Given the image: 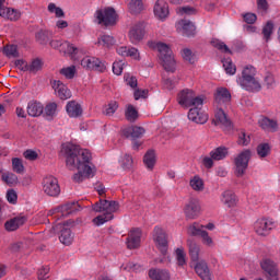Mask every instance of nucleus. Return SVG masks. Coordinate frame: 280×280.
I'll use <instances>...</instances> for the list:
<instances>
[{"label": "nucleus", "mask_w": 280, "mask_h": 280, "mask_svg": "<svg viewBox=\"0 0 280 280\" xmlns=\"http://www.w3.org/2000/svg\"><path fill=\"white\" fill-rule=\"evenodd\" d=\"M61 154L66 158L67 167L78 170V173L73 175L74 183H82V180L93 176L91 151L81 149L71 142H66L61 145Z\"/></svg>", "instance_id": "obj_1"}, {"label": "nucleus", "mask_w": 280, "mask_h": 280, "mask_svg": "<svg viewBox=\"0 0 280 280\" xmlns=\"http://www.w3.org/2000/svg\"><path fill=\"white\" fill-rule=\"evenodd\" d=\"M93 210L97 213H103L92 220L95 226H102V224H106V222H110V220L115 218L114 213L119 211V202L100 199V201L93 206Z\"/></svg>", "instance_id": "obj_2"}, {"label": "nucleus", "mask_w": 280, "mask_h": 280, "mask_svg": "<svg viewBox=\"0 0 280 280\" xmlns=\"http://www.w3.org/2000/svg\"><path fill=\"white\" fill-rule=\"evenodd\" d=\"M188 255L196 262L195 271L202 280H211V270L207 261L200 260V245L194 240H187Z\"/></svg>", "instance_id": "obj_3"}, {"label": "nucleus", "mask_w": 280, "mask_h": 280, "mask_svg": "<svg viewBox=\"0 0 280 280\" xmlns=\"http://www.w3.org/2000/svg\"><path fill=\"white\" fill-rule=\"evenodd\" d=\"M152 47L159 52L161 65L165 71L174 73L176 71V60L174 59L172 48L162 42L153 43Z\"/></svg>", "instance_id": "obj_4"}, {"label": "nucleus", "mask_w": 280, "mask_h": 280, "mask_svg": "<svg viewBox=\"0 0 280 280\" xmlns=\"http://www.w3.org/2000/svg\"><path fill=\"white\" fill-rule=\"evenodd\" d=\"M255 73H257V70H255V67L253 66H246L243 71L242 75L237 79V84L245 91H249L254 93L255 91L261 90V84L257 79H255Z\"/></svg>", "instance_id": "obj_5"}, {"label": "nucleus", "mask_w": 280, "mask_h": 280, "mask_svg": "<svg viewBox=\"0 0 280 280\" xmlns=\"http://www.w3.org/2000/svg\"><path fill=\"white\" fill-rule=\"evenodd\" d=\"M167 238V231H165V229L159 225L153 229L152 240L158 250H160L161 255H163V258L160 259L161 264L170 260V256L167 255V250L170 248V241Z\"/></svg>", "instance_id": "obj_6"}, {"label": "nucleus", "mask_w": 280, "mask_h": 280, "mask_svg": "<svg viewBox=\"0 0 280 280\" xmlns=\"http://www.w3.org/2000/svg\"><path fill=\"white\" fill-rule=\"evenodd\" d=\"M93 21L102 27H110L117 23V12L110 7L97 9L94 12Z\"/></svg>", "instance_id": "obj_7"}, {"label": "nucleus", "mask_w": 280, "mask_h": 280, "mask_svg": "<svg viewBox=\"0 0 280 280\" xmlns=\"http://www.w3.org/2000/svg\"><path fill=\"white\" fill-rule=\"evenodd\" d=\"M177 102L182 108H192L194 106H202L205 98L197 96L194 90L185 89L177 94Z\"/></svg>", "instance_id": "obj_8"}, {"label": "nucleus", "mask_w": 280, "mask_h": 280, "mask_svg": "<svg viewBox=\"0 0 280 280\" xmlns=\"http://www.w3.org/2000/svg\"><path fill=\"white\" fill-rule=\"evenodd\" d=\"M250 159H253V151L249 149H245L241 151L234 158V174L237 178H242L246 174V170H248V163H250Z\"/></svg>", "instance_id": "obj_9"}, {"label": "nucleus", "mask_w": 280, "mask_h": 280, "mask_svg": "<svg viewBox=\"0 0 280 280\" xmlns=\"http://www.w3.org/2000/svg\"><path fill=\"white\" fill-rule=\"evenodd\" d=\"M72 224L73 221L69 220L63 223H57L52 226L54 233H58V231H60L59 242L65 246H71V244H73V234L71 233Z\"/></svg>", "instance_id": "obj_10"}, {"label": "nucleus", "mask_w": 280, "mask_h": 280, "mask_svg": "<svg viewBox=\"0 0 280 280\" xmlns=\"http://www.w3.org/2000/svg\"><path fill=\"white\" fill-rule=\"evenodd\" d=\"M52 49H59L61 54L65 56H70L72 60H78V54H80V49L75 47V45L69 42H62L60 39H52L49 43Z\"/></svg>", "instance_id": "obj_11"}, {"label": "nucleus", "mask_w": 280, "mask_h": 280, "mask_svg": "<svg viewBox=\"0 0 280 280\" xmlns=\"http://www.w3.org/2000/svg\"><path fill=\"white\" fill-rule=\"evenodd\" d=\"M81 67L86 71H97L104 73L106 71V63L97 57L85 56L81 60Z\"/></svg>", "instance_id": "obj_12"}, {"label": "nucleus", "mask_w": 280, "mask_h": 280, "mask_svg": "<svg viewBox=\"0 0 280 280\" xmlns=\"http://www.w3.org/2000/svg\"><path fill=\"white\" fill-rule=\"evenodd\" d=\"M42 188L46 196H50L51 198L60 196V184H58V178L54 176H46L43 179Z\"/></svg>", "instance_id": "obj_13"}, {"label": "nucleus", "mask_w": 280, "mask_h": 280, "mask_svg": "<svg viewBox=\"0 0 280 280\" xmlns=\"http://www.w3.org/2000/svg\"><path fill=\"white\" fill-rule=\"evenodd\" d=\"M143 36H145V25L143 22H137L130 25L128 33L130 43L137 45V43L143 40Z\"/></svg>", "instance_id": "obj_14"}, {"label": "nucleus", "mask_w": 280, "mask_h": 280, "mask_svg": "<svg viewBox=\"0 0 280 280\" xmlns=\"http://www.w3.org/2000/svg\"><path fill=\"white\" fill-rule=\"evenodd\" d=\"M213 124L215 126H220L223 130H231L233 128V122L224 112L223 107H217L214 112Z\"/></svg>", "instance_id": "obj_15"}, {"label": "nucleus", "mask_w": 280, "mask_h": 280, "mask_svg": "<svg viewBox=\"0 0 280 280\" xmlns=\"http://www.w3.org/2000/svg\"><path fill=\"white\" fill-rule=\"evenodd\" d=\"M272 229H275V222L269 219H258L254 224L255 233L261 237L270 235V231H272Z\"/></svg>", "instance_id": "obj_16"}, {"label": "nucleus", "mask_w": 280, "mask_h": 280, "mask_svg": "<svg viewBox=\"0 0 280 280\" xmlns=\"http://www.w3.org/2000/svg\"><path fill=\"white\" fill-rule=\"evenodd\" d=\"M188 119L194 124H207L209 115L202 110V106H192L188 112Z\"/></svg>", "instance_id": "obj_17"}, {"label": "nucleus", "mask_w": 280, "mask_h": 280, "mask_svg": "<svg viewBox=\"0 0 280 280\" xmlns=\"http://www.w3.org/2000/svg\"><path fill=\"white\" fill-rule=\"evenodd\" d=\"M231 103V92L226 88H219L214 94V104L217 107L224 108Z\"/></svg>", "instance_id": "obj_18"}, {"label": "nucleus", "mask_w": 280, "mask_h": 280, "mask_svg": "<svg viewBox=\"0 0 280 280\" xmlns=\"http://www.w3.org/2000/svg\"><path fill=\"white\" fill-rule=\"evenodd\" d=\"M154 16L159 21H166L170 16V4L165 0H158L153 8Z\"/></svg>", "instance_id": "obj_19"}, {"label": "nucleus", "mask_w": 280, "mask_h": 280, "mask_svg": "<svg viewBox=\"0 0 280 280\" xmlns=\"http://www.w3.org/2000/svg\"><path fill=\"white\" fill-rule=\"evenodd\" d=\"M262 270L267 273L268 280H277L279 279V269H277V265L271 259L265 258L260 262Z\"/></svg>", "instance_id": "obj_20"}, {"label": "nucleus", "mask_w": 280, "mask_h": 280, "mask_svg": "<svg viewBox=\"0 0 280 280\" xmlns=\"http://www.w3.org/2000/svg\"><path fill=\"white\" fill-rule=\"evenodd\" d=\"M126 244L129 250H135L136 248H139V246H141V229L139 228L132 229L128 233Z\"/></svg>", "instance_id": "obj_21"}, {"label": "nucleus", "mask_w": 280, "mask_h": 280, "mask_svg": "<svg viewBox=\"0 0 280 280\" xmlns=\"http://www.w3.org/2000/svg\"><path fill=\"white\" fill-rule=\"evenodd\" d=\"M201 211L202 208L200 207V202H198V200H190L184 207V213L188 220H196V218L200 215Z\"/></svg>", "instance_id": "obj_22"}, {"label": "nucleus", "mask_w": 280, "mask_h": 280, "mask_svg": "<svg viewBox=\"0 0 280 280\" xmlns=\"http://www.w3.org/2000/svg\"><path fill=\"white\" fill-rule=\"evenodd\" d=\"M176 31L183 36H194L196 34V25L188 20H180L175 24Z\"/></svg>", "instance_id": "obj_23"}, {"label": "nucleus", "mask_w": 280, "mask_h": 280, "mask_svg": "<svg viewBox=\"0 0 280 280\" xmlns=\"http://www.w3.org/2000/svg\"><path fill=\"white\" fill-rule=\"evenodd\" d=\"M220 200L224 207L228 209H233V207H237V196L233 190H224L221 196Z\"/></svg>", "instance_id": "obj_24"}, {"label": "nucleus", "mask_w": 280, "mask_h": 280, "mask_svg": "<svg viewBox=\"0 0 280 280\" xmlns=\"http://www.w3.org/2000/svg\"><path fill=\"white\" fill-rule=\"evenodd\" d=\"M52 89H54L57 97H59L60 100H70L71 90H69V88H67V85L65 83H62L61 81H59V80L54 81Z\"/></svg>", "instance_id": "obj_25"}, {"label": "nucleus", "mask_w": 280, "mask_h": 280, "mask_svg": "<svg viewBox=\"0 0 280 280\" xmlns=\"http://www.w3.org/2000/svg\"><path fill=\"white\" fill-rule=\"evenodd\" d=\"M66 112L68 117L73 119L82 117V105L75 101H69L66 105Z\"/></svg>", "instance_id": "obj_26"}, {"label": "nucleus", "mask_w": 280, "mask_h": 280, "mask_svg": "<svg viewBox=\"0 0 280 280\" xmlns=\"http://www.w3.org/2000/svg\"><path fill=\"white\" fill-rule=\"evenodd\" d=\"M26 110L30 117H40L45 110V106L38 101H31L27 104Z\"/></svg>", "instance_id": "obj_27"}, {"label": "nucleus", "mask_w": 280, "mask_h": 280, "mask_svg": "<svg viewBox=\"0 0 280 280\" xmlns=\"http://www.w3.org/2000/svg\"><path fill=\"white\" fill-rule=\"evenodd\" d=\"M116 52L118 56H122L124 58L129 57L133 60H139V50L135 47H127V46H118L116 48Z\"/></svg>", "instance_id": "obj_28"}, {"label": "nucleus", "mask_w": 280, "mask_h": 280, "mask_svg": "<svg viewBox=\"0 0 280 280\" xmlns=\"http://www.w3.org/2000/svg\"><path fill=\"white\" fill-rule=\"evenodd\" d=\"M122 135L124 137H127L131 139H141V137H143V135H145V129H143V127H126L122 129Z\"/></svg>", "instance_id": "obj_29"}, {"label": "nucleus", "mask_w": 280, "mask_h": 280, "mask_svg": "<svg viewBox=\"0 0 280 280\" xmlns=\"http://www.w3.org/2000/svg\"><path fill=\"white\" fill-rule=\"evenodd\" d=\"M0 16L8 19V21H19L21 19V11L8 7H3L0 10Z\"/></svg>", "instance_id": "obj_30"}, {"label": "nucleus", "mask_w": 280, "mask_h": 280, "mask_svg": "<svg viewBox=\"0 0 280 280\" xmlns=\"http://www.w3.org/2000/svg\"><path fill=\"white\" fill-rule=\"evenodd\" d=\"M27 222V218L24 215L14 217L13 219L5 222L4 226L8 231H16L20 226Z\"/></svg>", "instance_id": "obj_31"}, {"label": "nucleus", "mask_w": 280, "mask_h": 280, "mask_svg": "<svg viewBox=\"0 0 280 280\" xmlns=\"http://www.w3.org/2000/svg\"><path fill=\"white\" fill-rule=\"evenodd\" d=\"M143 163L144 166L149 172H152L154 170V166L156 165V152L154 150H149L143 156Z\"/></svg>", "instance_id": "obj_32"}, {"label": "nucleus", "mask_w": 280, "mask_h": 280, "mask_svg": "<svg viewBox=\"0 0 280 280\" xmlns=\"http://www.w3.org/2000/svg\"><path fill=\"white\" fill-rule=\"evenodd\" d=\"M209 156H211L213 161H224V159L229 156V148L218 147L210 151Z\"/></svg>", "instance_id": "obj_33"}, {"label": "nucleus", "mask_w": 280, "mask_h": 280, "mask_svg": "<svg viewBox=\"0 0 280 280\" xmlns=\"http://www.w3.org/2000/svg\"><path fill=\"white\" fill-rule=\"evenodd\" d=\"M189 187L192 191H205V179L200 175H195L189 180Z\"/></svg>", "instance_id": "obj_34"}, {"label": "nucleus", "mask_w": 280, "mask_h": 280, "mask_svg": "<svg viewBox=\"0 0 280 280\" xmlns=\"http://www.w3.org/2000/svg\"><path fill=\"white\" fill-rule=\"evenodd\" d=\"M149 277L152 280H170V271L165 269H150Z\"/></svg>", "instance_id": "obj_35"}, {"label": "nucleus", "mask_w": 280, "mask_h": 280, "mask_svg": "<svg viewBox=\"0 0 280 280\" xmlns=\"http://www.w3.org/2000/svg\"><path fill=\"white\" fill-rule=\"evenodd\" d=\"M96 45L97 47H103L104 49H110V47L115 45V37L106 34L101 35L97 38Z\"/></svg>", "instance_id": "obj_36"}, {"label": "nucleus", "mask_w": 280, "mask_h": 280, "mask_svg": "<svg viewBox=\"0 0 280 280\" xmlns=\"http://www.w3.org/2000/svg\"><path fill=\"white\" fill-rule=\"evenodd\" d=\"M205 231V225L194 222L187 226V233L188 235H191L192 237H200Z\"/></svg>", "instance_id": "obj_37"}, {"label": "nucleus", "mask_w": 280, "mask_h": 280, "mask_svg": "<svg viewBox=\"0 0 280 280\" xmlns=\"http://www.w3.org/2000/svg\"><path fill=\"white\" fill-rule=\"evenodd\" d=\"M175 259L177 261V266L180 268H185V266H187V253H185V248L178 247L175 249Z\"/></svg>", "instance_id": "obj_38"}, {"label": "nucleus", "mask_w": 280, "mask_h": 280, "mask_svg": "<svg viewBox=\"0 0 280 280\" xmlns=\"http://www.w3.org/2000/svg\"><path fill=\"white\" fill-rule=\"evenodd\" d=\"M258 125L262 130H277V122L268 117L260 118Z\"/></svg>", "instance_id": "obj_39"}, {"label": "nucleus", "mask_w": 280, "mask_h": 280, "mask_svg": "<svg viewBox=\"0 0 280 280\" xmlns=\"http://www.w3.org/2000/svg\"><path fill=\"white\" fill-rule=\"evenodd\" d=\"M125 116L128 121H137V118L139 117V112L135 106L127 105Z\"/></svg>", "instance_id": "obj_40"}, {"label": "nucleus", "mask_w": 280, "mask_h": 280, "mask_svg": "<svg viewBox=\"0 0 280 280\" xmlns=\"http://www.w3.org/2000/svg\"><path fill=\"white\" fill-rule=\"evenodd\" d=\"M129 11L131 14H140V12H143V0H131Z\"/></svg>", "instance_id": "obj_41"}, {"label": "nucleus", "mask_w": 280, "mask_h": 280, "mask_svg": "<svg viewBox=\"0 0 280 280\" xmlns=\"http://www.w3.org/2000/svg\"><path fill=\"white\" fill-rule=\"evenodd\" d=\"M199 237H201V244L207 246V248H213L215 246V241H213V237L209 235V232L203 230Z\"/></svg>", "instance_id": "obj_42"}, {"label": "nucleus", "mask_w": 280, "mask_h": 280, "mask_svg": "<svg viewBox=\"0 0 280 280\" xmlns=\"http://www.w3.org/2000/svg\"><path fill=\"white\" fill-rule=\"evenodd\" d=\"M12 170L15 174H24L25 165H23V160L19 158H13L12 161Z\"/></svg>", "instance_id": "obj_43"}, {"label": "nucleus", "mask_w": 280, "mask_h": 280, "mask_svg": "<svg viewBox=\"0 0 280 280\" xmlns=\"http://www.w3.org/2000/svg\"><path fill=\"white\" fill-rule=\"evenodd\" d=\"M47 10L50 14H55L57 19H63L65 16V11L62 10V8L56 5V3L54 2H50L48 4Z\"/></svg>", "instance_id": "obj_44"}, {"label": "nucleus", "mask_w": 280, "mask_h": 280, "mask_svg": "<svg viewBox=\"0 0 280 280\" xmlns=\"http://www.w3.org/2000/svg\"><path fill=\"white\" fill-rule=\"evenodd\" d=\"M75 73H78L75 66H69L60 70V74L65 75L67 80H73V78H75Z\"/></svg>", "instance_id": "obj_45"}, {"label": "nucleus", "mask_w": 280, "mask_h": 280, "mask_svg": "<svg viewBox=\"0 0 280 280\" xmlns=\"http://www.w3.org/2000/svg\"><path fill=\"white\" fill-rule=\"evenodd\" d=\"M3 54L8 58H19V48L16 45H7L3 48Z\"/></svg>", "instance_id": "obj_46"}, {"label": "nucleus", "mask_w": 280, "mask_h": 280, "mask_svg": "<svg viewBox=\"0 0 280 280\" xmlns=\"http://www.w3.org/2000/svg\"><path fill=\"white\" fill-rule=\"evenodd\" d=\"M176 13L179 16H191V15L196 14V8L189 7V5L179 7L176 9Z\"/></svg>", "instance_id": "obj_47"}, {"label": "nucleus", "mask_w": 280, "mask_h": 280, "mask_svg": "<svg viewBox=\"0 0 280 280\" xmlns=\"http://www.w3.org/2000/svg\"><path fill=\"white\" fill-rule=\"evenodd\" d=\"M223 68L225 69V73L229 75H235L237 68L233 65V61L229 58L222 60Z\"/></svg>", "instance_id": "obj_48"}, {"label": "nucleus", "mask_w": 280, "mask_h": 280, "mask_svg": "<svg viewBox=\"0 0 280 280\" xmlns=\"http://www.w3.org/2000/svg\"><path fill=\"white\" fill-rule=\"evenodd\" d=\"M119 163H120L122 170H130L132 167L135 161L132 160V155L125 154L121 156Z\"/></svg>", "instance_id": "obj_49"}, {"label": "nucleus", "mask_w": 280, "mask_h": 280, "mask_svg": "<svg viewBox=\"0 0 280 280\" xmlns=\"http://www.w3.org/2000/svg\"><path fill=\"white\" fill-rule=\"evenodd\" d=\"M2 180L7 185H16V183H19V177H16L14 173L7 172L2 174Z\"/></svg>", "instance_id": "obj_50"}, {"label": "nucleus", "mask_w": 280, "mask_h": 280, "mask_svg": "<svg viewBox=\"0 0 280 280\" xmlns=\"http://www.w3.org/2000/svg\"><path fill=\"white\" fill-rule=\"evenodd\" d=\"M257 154L260 159H266V156H268V154H270V144L260 143L257 147Z\"/></svg>", "instance_id": "obj_51"}, {"label": "nucleus", "mask_w": 280, "mask_h": 280, "mask_svg": "<svg viewBox=\"0 0 280 280\" xmlns=\"http://www.w3.org/2000/svg\"><path fill=\"white\" fill-rule=\"evenodd\" d=\"M182 58L186 60V62H190V65H194V62H196V55H194V52L189 48H184L182 50Z\"/></svg>", "instance_id": "obj_52"}, {"label": "nucleus", "mask_w": 280, "mask_h": 280, "mask_svg": "<svg viewBox=\"0 0 280 280\" xmlns=\"http://www.w3.org/2000/svg\"><path fill=\"white\" fill-rule=\"evenodd\" d=\"M211 45L212 47H215V49H219V51H223V54H231V49H229V46H226L220 39H212Z\"/></svg>", "instance_id": "obj_53"}, {"label": "nucleus", "mask_w": 280, "mask_h": 280, "mask_svg": "<svg viewBox=\"0 0 280 280\" xmlns=\"http://www.w3.org/2000/svg\"><path fill=\"white\" fill-rule=\"evenodd\" d=\"M46 117H56V113L58 112V104L49 103L44 108Z\"/></svg>", "instance_id": "obj_54"}, {"label": "nucleus", "mask_w": 280, "mask_h": 280, "mask_svg": "<svg viewBox=\"0 0 280 280\" xmlns=\"http://www.w3.org/2000/svg\"><path fill=\"white\" fill-rule=\"evenodd\" d=\"M43 69V60L40 59H34L30 65H28V71L30 73H38Z\"/></svg>", "instance_id": "obj_55"}, {"label": "nucleus", "mask_w": 280, "mask_h": 280, "mask_svg": "<svg viewBox=\"0 0 280 280\" xmlns=\"http://www.w3.org/2000/svg\"><path fill=\"white\" fill-rule=\"evenodd\" d=\"M275 30V24L272 21H268L262 28L264 38L266 40H270V36H272V31Z\"/></svg>", "instance_id": "obj_56"}, {"label": "nucleus", "mask_w": 280, "mask_h": 280, "mask_svg": "<svg viewBox=\"0 0 280 280\" xmlns=\"http://www.w3.org/2000/svg\"><path fill=\"white\" fill-rule=\"evenodd\" d=\"M238 145H248L250 143V135L246 133V131L242 130L238 133V139H237Z\"/></svg>", "instance_id": "obj_57"}, {"label": "nucleus", "mask_w": 280, "mask_h": 280, "mask_svg": "<svg viewBox=\"0 0 280 280\" xmlns=\"http://www.w3.org/2000/svg\"><path fill=\"white\" fill-rule=\"evenodd\" d=\"M75 207H78L77 203H68V205L61 206L59 208V211L61 212V215H69L73 213V211H75Z\"/></svg>", "instance_id": "obj_58"}, {"label": "nucleus", "mask_w": 280, "mask_h": 280, "mask_svg": "<svg viewBox=\"0 0 280 280\" xmlns=\"http://www.w3.org/2000/svg\"><path fill=\"white\" fill-rule=\"evenodd\" d=\"M124 67H126L124 60L115 61L113 63V73H115V75H121V73H124Z\"/></svg>", "instance_id": "obj_59"}, {"label": "nucleus", "mask_w": 280, "mask_h": 280, "mask_svg": "<svg viewBox=\"0 0 280 280\" xmlns=\"http://www.w3.org/2000/svg\"><path fill=\"white\" fill-rule=\"evenodd\" d=\"M36 38L40 45H47L49 42V32L47 31H40L36 34Z\"/></svg>", "instance_id": "obj_60"}, {"label": "nucleus", "mask_w": 280, "mask_h": 280, "mask_svg": "<svg viewBox=\"0 0 280 280\" xmlns=\"http://www.w3.org/2000/svg\"><path fill=\"white\" fill-rule=\"evenodd\" d=\"M7 200L10 202V205H16V201L19 200V195H16V190L14 189H9L7 191Z\"/></svg>", "instance_id": "obj_61"}, {"label": "nucleus", "mask_w": 280, "mask_h": 280, "mask_svg": "<svg viewBox=\"0 0 280 280\" xmlns=\"http://www.w3.org/2000/svg\"><path fill=\"white\" fill-rule=\"evenodd\" d=\"M124 80H125L127 86H130L131 89H137L138 82H137L136 77L130 75V74L127 73V74L124 75Z\"/></svg>", "instance_id": "obj_62"}, {"label": "nucleus", "mask_w": 280, "mask_h": 280, "mask_svg": "<svg viewBox=\"0 0 280 280\" xmlns=\"http://www.w3.org/2000/svg\"><path fill=\"white\" fill-rule=\"evenodd\" d=\"M117 108H119V105L117 104V102L112 101L110 103H108L107 106H105V114L115 115V112L117 110Z\"/></svg>", "instance_id": "obj_63"}, {"label": "nucleus", "mask_w": 280, "mask_h": 280, "mask_svg": "<svg viewBox=\"0 0 280 280\" xmlns=\"http://www.w3.org/2000/svg\"><path fill=\"white\" fill-rule=\"evenodd\" d=\"M37 277L39 280L49 279V267H42L37 271Z\"/></svg>", "instance_id": "obj_64"}]
</instances>
